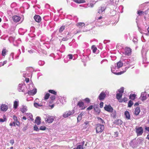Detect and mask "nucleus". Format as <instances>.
Listing matches in <instances>:
<instances>
[{"instance_id":"11","label":"nucleus","mask_w":149,"mask_h":149,"mask_svg":"<svg viewBox=\"0 0 149 149\" xmlns=\"http://www.w3.org/2000/svg\"><path fill=\"white\" fill-rule=\"evenodd\" d=\"M77 105H78L79 107L81 108V110H83L84 109L86 108L84 106V103L83 102L81 101L79 102L78 104Z\"/></svg>"},{"instance_id":"20","label":"nucleus","mask_w":149,"mask_h":149,"mask_svg":"<svg viewBox=\"0 0 149 149\" xmlns=\"http://www.w3.org/2000/svg\"><path fill=\"white\" fill-rule=\"evenodd\" d=\"M13 119L15 122L16 125L17 126H19L20 125V123L19 121H18L17 118L15 116H13Z\"/></svg>"},{"instance_id":"42","label":"nucleus","mask_w":149,"mask_h":149,"mask_svg":"<svg viewBox=\"0 0 149 149\" xmlns=\"http://www.w3.org/2000/svg\"><path fill=\"white\" fill-rule=\"evenodd\" d=\"M125 72V71H121V72H118V73L115 72V73H114V74H116V75H120V74H123V73H124Z\"/></svg>"},{"instance_id":"60","label":"nucleus","mask_w":149,"mask_h":149,"mask_svg":"<svg viewBox=\"0 0 149 149\" xmlns=\"http://www.w3.org/2000/svg\"><path fill=\"white\" fill-rule=\"evenodd\" d=\"M22 119L24 120H26V118L25 116H23L22 117Z\"/></svg>"},{"instance_id":"13","label":"nucleus","mask_w":149,"mask_h":149,"mask_svg":"<svg viewBox=\"0 0 149 149\" xmlns=\"http://www.w3.org/2000/svg\"><path fill=\"white\" fill-rule=\"evenodd\" d=\"M34 18L37 22H39L41 20V17L39 15H36L34 17Z\"/></svg>"},{"instance_id":"41","label":"nucleus","mask_w":149,"mask_h":149,"mask_svg":"<svg viewBox=\"0 0 149 149\" xmlns=\"http://www.w3.org/2000/svg\"><path fill=\"white\" fill-rule=\"evenodd\" d=\"M93 108V105H91L89 106L87 108V110L89 111L92 109Z\"/></svg>"},{"instance_id":"29","label":"nucleus","mask_w":149,"mask_h":149,"mask_svg":"<svg viewBox=\"0 0 149 149\" xmlns=\"http://www.w3.org/2000/svg\"><path fill=\"white\" fill-rule=\"evenodd\" d=\"M48 92L54 94V95H56L57 94L56 92L52 90H49L48 91Z\"/></svg>"},{"instance_id":"61","label":"nucleus","mask_w":149,"mask_h":149,"mask_svg":"<svg viewBox=\"0 0 149 149\" xmlns=\"http://www.w3.org/2000/svg\"><path fill=\"white\" fill-rule=\"evenodd\" d=\"M85 143V141H83V142H82L81 143V144H82V145L81 146H83L84 144Z\"/></svg>"},{"instance_id":"64","label":"nucleus","mask_w":149,"mask_h":149,"mask_svg":"<svg viewBox=\"0 0 149 149\" xmlns=\"http://www.w3.org/2000/svg\"><path fill=\"white\" fill-rule=\"evenodd\" d=\"M146 138L149 140V134L148 135Z\"/></svg>"},{"instance_id":"26","label":"nucleus","mask_w":149,"mask_h":149,"mask_svg":"<svg viewBox=\"0 0 149 149\" xmlns=\"http://www.w3.org/2000/svg\"><path fill=\"white\" fill-rule=\"evenodd\" d=\"M123 65V63L120 61H119L117 63V66L118 68L122 67Z\"/></svg>"},{"instance_id":"16","label":"nucleus","mask_w":149,"mask_h":149,"mask_svg":"<svg viewBox=\"0 0 149 149\" xmlns=\"http://www.w3.org/2000/svg\"><path fill=\"white\" fill-rule=\"evenodd\" d=\"M35 123L38 125H40L41 123V119L38 116L37 117L35 120Z\"/></svg>"},{"instance_id":"54","label":"nucleus","mask_w":149,"mask_h":149,"mask_svg":"<svg viewBox=\"0 0 149 149\" xmlns=\"http://www.w3.org/2000/svg\"><path fill=\"white\" fill-rule=\"evenodd\" d=\"M54 104H53L52 105H49V107H51V109H52L54 108Z\"/></svg>"},{"instance_id":"51","label":"nucleus","mask_w":149,"mask_h":149,"mask_svg":"<svg viewBox=\"0 0 149 149\" xmlns=\"http://www.w3.org/2000/svg\"><path fill=\"white\" fill-rule=\"evenodd\" d=\"M25 81L26 83H27L29 82V78H26L25 79Z\"/></svg>"},{"instance_id":"7","label":"nucleus","mask_w":149,"mask_h":149,"mask_svg":"<svg viewBox=\"0 0 149 149\" xmlns=\"http://www.w3.org/2000/svg\"><path fill=\"white\" fill-rule=\"evenodd\" d=\"M27 107L25 105H23L20 109V111L23 113H24L27 111Z\"/></svg>"},{"instance_id":"59","label":"nucleus","mask_w":149,"mask_h":149,"mask_svg":"<svg viewBox=\"0 0 149 149\" xmlns=\"http://www.w3.org/2000/svg\"><path fill=\"white\" fill-rule=\"evenodd\" d=\"M0 121L1 122H3L5 121L2 118H1L0 119Z\"/></svg>"},{"instance_id":"24","label":"nucleus","mask_w":149,"mask_h":149,"mask_svg":"<svg viewBox=\"0 0 149 149\" xmlns=\"http://www.w3.org/2000/svg\"><path fill=\"white\" fill-rule=\"evenodd\" d=\"M73 1L74 2L78 3H84L85 2L84 0H73Z\"/></svg>"},{"instance_id":"8","label":"nucleus","mask_w":149,"mask_h":149,"mask_svg":"<svg viewBox=\"0 0 149 149\" xmlns=\"http://www.w3.org/2000/svg\"><path fill=\"white\" fill-rule=\"evenodd\" d=\"M106 96V95L105 93L103 92H101L100 94L98 97L99 100H104L105 97Z\"/></svg>"},{"instance_id":"5","label":"nucleus","mask_w":149,"mask_h":149,"mask_svg":"<svg viewBox=\"0 0 149 149\" xmlns=\"http://www.w3.org/2000/svg\"><path fill=\"white\" fill-rule=\"evenodd\" d=\"M125 54L127 56H130L131 55L132 50L129 47H127L125 49Z\"/></svg>"},{"instance_id":"15","label":"nucleus","mask_w":149,"mask_h":149,"mask_svg":"<svg viewBox=\"0 0 149 149\" xmlns=\"http://www.w3.org/2000/svg\"><path fill=\"white\" fill-rule=\"evenodd\" d=\"M140 111V108L139 107H137L134 111V114L136 116L138 115Z\"/></svg>"},{"instance_id":"34","label":"nucleus","mask_w":149,"mask_h":149,"mask_svg":"<svg viewBox=\"0 0 149 149\" xmlns=\"http://www.w3.org/2000/svg\"><path fill=\"white\" fill-rule=\"evenodd\" d=\"M50 96V95L49 93H46L45 96L44 100H46L48 99L49 98Z\"/></svg>"},{"instance_id":"48","label":"nucleus","mask_w":149,"mask_h":149,"mask_svg":"<svg viewBox=\"0 0 149 149\" xmlns=\"http://www.w3.org/2000/svg\"><path fill=\"white\" fill-rule=\"evenodd\" d=\"M124 102H126L128 100V99L126 97H124L123 99L122 100Z\"/></svg>"},{"instance_id":"6","label":"nucleus","mask_w":149,"mask_h":149,"mask_svg":"<svg viewBox=\"0 0 149 149\" xmlns=\"http://www.w3.org/2000/svg\"><path fill=\"white\" fill-rule=\"evenodd\" d=\"M104 110L108 112H112L113 109L110 105H105L104 107Z\"/></svg>"},{"instance_id":"35","label":"nucleus","mask_w":149,"mask_h":149,"mask_svg":"<svg viewBox=\"0 0 149 149\" xmlns=\"http://www.w3.org/2000/svg\"><path fill=\"white\" fill-rule=\"evenodd\" d=\"M133 104V102L131 100H130L128 103V107H131Z\"/></svg>"},{"instance_id":"10","label":"nucleus","mask_w":149,"mask_h":149,"mask_svg":"<svg viewBox=\"0 0 149 149\" xmlns=\"http://www.w3.org/2000/svg\"><path fill=\"white\" fill-rule=\"evenodd\" d=\"M13 20L15 22H18L20 19V17L17 15H14L12 17Z\"/></svg>"},{"instance_id":"4","label":"nucleus","mask_w":149,"mask_h":149,"mask_svg":"<svg viewBox=\"0 0 149 149\" xmlns=\"http://www.w3.org/2000/svg\"><path fill=\"white\" fill-rule=\"evenodd\" d=\"M73 110L71 111H66L63 114V117L64 118H66L68 116L72 115L74 113Z\"/></svg>"},{"instance_id":"50","label":"nucleus","mask_w":149,"mask_h":149,"mask_svg":"<svg viewBox=\"0 0 149 149\" xmlns=\"http://www.w3.org/2000/svg\"><path fill=\"white\" fill-rule=\"evenodd\" d=\"M104 103L102 102H101L100 103V108H102L103 106Z\"/></svg>"},{"instance_id":"33","label":"nucleus","mask_w":149,"mask_h":149,"mask_svg":"<svg viewBox=\"0 0 149 149\" xmlns=\"http://www.w3.org/2000/svg\"><path fill=\"white\" fill-rule=\"evenodd\" d=\"M65 26H61L59 29V32L60 33H61L65 29Z\"/></svg>"},{"instance_id":"3","label":"nucleus","mask_w":149,"mask_h":149,"mask_svg":"<svg viewBox=\"0 0 149 149\" xmlns=\"http://www.w3.org/2000/svg\"><path fill=\"white\" fill-rule=\"evenodd\" d=\"M54 118L52 116H47L45 118V121L49 123H51L53 122L54 120Z\"/></svg>"},{"instance_id":"14","label":"nucleus","mask_w":149,"mask_h":149,"mask_svg":"<svg viewBox=\"0 0 149 149\" xmlns=\"http://www.w3.org/2000/svg\"><path fill=\"white\" fill-rule=\"evenodd\" d=\"M1 109L2 111H6L8 109V107L6 104H3L1 106Z\"/></svg>"},{"instance_id":"17","label":"nucleus","mask_w":149,"mask_h":149,"mask_svg":"<svg viewBox=\"0 0 149 149\" xmlns=\"http://www.w3.org/2000/svg\"><path fill=\"white\" fill-rule=\"evenodd\" d=\"M8 52V50L6 48H3L2 52V55L4 56H5L7 54V53Z\"/></svg>"},{"instance_id":"39","label":"nucleus","mask_w":149,"mask_h":149,"mask_svg":"<svg viewBox=\"0 0 149 149\" xmlns=\"http://www.w3.org/2000/svg\"><path fill=\"white\" fill-rule=\"evenodd\" d=\"M56 99V97L55 96V95H51L50 97V99L51 100H53V101H54Z\"/></svg>"},{"instance_id":"55","label":"nucleus","mask_w":149,"mask_h":149,"mask_svg":"<svg viewBox=\"0 0 149 149\" xmlns=\"http://www.w3.org/2000/svg\"><path fill=\"white\" fill-rule=\"evenodd\" d=\"M147 30H148V33H146V35L147 36H148V34H149V26L148 27V29H147Z\"/></svg>"},{"instance_id":"62","label":"nucleus","mask_w":149,"mask_h":149,"mask_svg":"<svg viewBox=\"0 0 149 149\" xmlns=\"http://www.w3.org/2000/svg\"><path fill=\"white\" fill-rule=\"evenodd\" d=\"M139 105V104L138 102L134 104V105H135V106H138Z\"/></svg>"},{"instance_id":"30","label":"nucleus","mask_w":149,"mask_h":149,"mask_svg":"<svg viewBox=\"0 0 149 149\" xmlns=\"http://www.w3.org/2000/svg\"><path fill=\"white\" fill-rule=\"evenodd\" d=\"M91 48L93 49V52L94 53H95L97 50V47L94 45L92 46Z\"/></svg>"},{"instance_id":"40","label":"nucleus","mask_w":149,"mask_h":149,"mask_svg":"<svg viewBox=\"0 0 149 149\" xmlns=\"http://www.w3.org/2000/svg\"><path fill=\"white\" fill-rule=\"evenodd\" d=\"M46 129V127L44 126H41L40 128V130H45Z\"/></svg>"},{"instance_id":"49","label":"nucleus","mask_w":149,"mask_h":149,"mask_svg":"<svg viewBox=\"0 0 149 149\" xmlns=\"http://www.w3.org/2000/svg\"><path fill=\"white\" fill-rule=\"evenodd\" d=\"M143 13V11H138V14L139 15H141V14Z\"/></svg>"},{"instance_id":"47","label":"nucleus","mask_w":149,"mask_h":149,"mask_svg":"<svg viewBox=\"0 0 149 149\" xmlns=\"http://www.w3.org/2000/svg\"><path fill=\"white\" fill-rule=\"evenodd\" d=\"M16 123L15 122H14L13 123H10V126H12L13 125L14 126H15Z\"/></svg>"},{"instance_id":"19","label":"nucleus","mask_w":149,"mask_h":149,"mask_svg":"<svg viewBox=\"0 0 149 149\" xmlns=\"http://www.w3.org/2000/svg\"><path fill=\"white\" fill-rule=\"evenodd\" d=\"M114 123L116 125H120L122 124L123 122L120 119H117L114 121Z\"/></svg>"},{"instance_id":"22","label":"nucleus","mask_w":149,"mask_h":149,"mask_svg":"<svg viewBox=\"0 0 149 149\" xmlns=\"http://www.w3.org/2000/svg\"><path fill=\"white\" fill-rule=\"evenodd\" d=\"M19 105V102L18 101H15L14 102L13 104V108L15 109H16Z\"/></svg>"},{"instance_id":"36","label":"nucleus","mask_w":149,"mask_h":149,"mask_svg":"<svg viewBox=\"0 0 149 149\" xmlns=\"http://www.w3.org/2000/svg\"><path fill=\"white\" fill-rule=\"evenodd\" d=\"M34 105L36 108L38 107H41L42 106V105L39 104L38 103L36 102L34 103Z\"/></svg>"},{"instance_id":"58","label":"nucleus","mask_w":149,"mask_h":149,"mask_svg":"<svg viewBox=\"0 0 149 149\" xmlns=\"http://www.w3.org/2000/svg\"><path fill=\"white\" fill-rule=\"evenodd\" d=\"M7 63V61H3V65L4 64H6Z\"/></svg>"},{"instance_id":"52","label":"nucleus","mask_w":149,"mask_h":149,"mask_svg":"<svg viewBox=\"0 0 149 149\" xmlns=\"http://www.w3.org/2000/svg\"><path fill=\"white\" fill-rule=\"evenodd\" d=\"M68 56L69 57V58L70 59L72 58V55L71 54H69L68 55Z\"/></svg>"},{"instance_id":"37","label":"nucleus","mask_w":149,"mask_h":149,"mask_svg":"<svg viewBox=\"0 0 149 149\" xmlns=\"http://www.w3.org/2000/svg\"><path fill=\"white\" fill-rule=\"evenodd\" d=\"M73 149H84V148L82 146L79 145L76 148H74Z\"/></svg>"},{"instance_id":"23","label":"nucleus","mask_w":149,"mask_h":149,"mask_svg":"<svg viewBox=\"0 0 149 149\" xmlns=\"http://www.w3.org/2000/svg\"><path fill=\"white\" fill-rule=\"evenodd\" d=\"M94 109L95 111L97 113H99L100 112V109L97 106H95L94 107Z\"/></svg>"},{"instance_id":"57","label":"nucleus","mask_w":149,"mask_h":149,"mask_svg":"<svg viewBox=\"0 0 149 149\" xmlns=\"http://www.w3.org/2000/svg\"><path fill=\"white\" fill-rule=\"evenodd\" d=\"M146 130L148 131L149 132V127H146L145 128Z\"/></svg>"},{"instance_id":"45","label":"nucleus","mask_w":149,"mask_h":149,"mask_svg":"<svg viewBox=\"0 0 149 149\" xmlns=\"http://www.w3.org/2000/svg\"><path fill=\"white\" fill-rule=\"evenodd\" d=\"M84 100L88 103H89L90 102V99L88 98H86L84 99Z\"/></svg>"},{"instance_id":"63","label":"nucleus","mask_w":149,"mask_h":149,"mask_svg":"<svg viewBox=\"0 0 149 149\" xmlns=\"http://www.w3.org/2000/svg\"><path fill=\"white\" fill-rule=\"evenodd\" d=\"M89 122H85V124L86 125H87L88 124H89Z\"/></svg>"},{"instance_id":"1","label":"nucleus","mask_w":149,"mask_h":149,"mask_svg":"<svg viewBox=\"0 0 149 149\" xmlns=\"http://www.w3.org/2000/svg\"><path fill=\"white\" fill-rule=\"evenodd\" d=\"M104 129V125L100 124H97L96 126V132L97 133L102 132Z\"/></svg>"},{"instance_id":"2","label":"nucleus","mask_w":149,"mask_h":149,"mask_svg":"<svg viewBox=\"0 0 149 149\" xmlns=\"http://www.w3.org/2000/svg\"><path fill=\"white\" fill-rule=\"evenodd\" d=\"M136 132L137 133V136H140L141 135L143 132V130L142 127H136Z\"/></svg>"},{"instance_id":"25","label":"nucleus","mask_w":149,"mask_h":149,"mask_svg":"<svg viewBox=\"0 0 149 149\" xmlns=\"http://www.w3.org/2000/svg\"><path fill=\"white\" fill-rule=\"evenodd\" d=\"M136 97V95L135 94H131L130 96V99L132 100H134L135 99Z\"/></svg>"},{"instance_id":"18","label":"nucleus","mask_w":149,"mask_h":149,"mask_svg":"<svg viewBox=\"0 0 149 149\" xmlns=\"http://www.w3.org/2000/svg\"><path fill=\"white\" fill-rule=\"evenodd\" d=\"M125 118L128 120L130 119V115L129 112L128 111H125Z\"/></svg>"},{"instance_id":"9","label":"nucleus","mask_w":149,"mask_h":149,"mask_svg":"<svg viewBox=\"0 0 149 149\" xmlns=\"http://www.w3.org/2000/svg\"><path fill=\"white\" fill-rule=\"evenodd\" d=\"M122 94L119 93H117L116 94V98L118 100V101L119 102H123L122 100L121 99V98L122 97Z\"/></svg>"},{"instance_id":"46","label":"nucleus","mask_w":149,"mask_h":149,"mask_svg":"<svg viewBox=\"0 0 149 149\" xmlns=\"http://www.w3.org/2000/svg\"><path fill=\"white\" fill-rule=\"evenodd\" d=\"M146 96L143 95L141 97V100L143 101L146 100Z\"/></svg>"},{"instance_id":"56","label":"nucleus","mask_w":149,"mask_h":149,"mask_svg":"<svg viewBox=\"0 0 149 149\" xmlns=\"http://www.w3.org/2000/svg\"><path fill=\"white\" fill-rule=\"evenodd\" d=\"M54 101H53L50 99V100L49 101V103L50 104H52L54 102Z\"/></svg>"},{"instance_id":"32","label":"nucleus","mask_w":149,"mask_h":149,"mask_svg":"<svg viewBox=\"0 0 149 149\" xmlns=\"http://www.w3.org/2000/svg\"><path fill=\"white\" fill-rule=\"evenodd\" d=\"M97 119L99 121V122L103 124H105V122H104V120H102L101 118L98 117H97Z\"/></svg>"},{"instance_id":"28","label":"nucleus","mask_w":149,"mask_h":149,"mask_svg":"<svg viewBox=\"0 0 149 149\" xmlns=\"http://www.w3.org/2000/svg\"><path fill=\"white\" fill-rule=\"evenodd\" d=\"M119 93H121L123 94L124 91V88L123 87H121L118 90Z\"/></svg>"},{"instance_id":"31","label":"nucleus","mask_w":149,"mask_h":149,"mask_svg":"<svg viewBox=\"0 0 149 149\" xmlns=\"http://www.w3.org/2000/svg\"><path fill=\"white\" fill-rule=\"evenodd\" d=\"M26 114L30 119H31L33 118V115L31 113H27Z\"/></svg>"},{"instance_id":"27","label":"nucleus","mask_w":149,"mask_h":149,"mask_svg":"<svg viewBox=\"0 0 149 149\" xmlns=\"http://www.w3.org/2000/svg\"><path fill=\"white\" fill-rule=\"evenodd\" d=\"M84 114V113L81 112L80 114L78 116L77 118V120L78 121L80 120H81L82 118V116Z\"/></svg>"},{"instance_id":"21","label":"nucleus","mask_w":149,"mask_h":149,"mask_svg":"<svg viewBox=\"0 0 149 149\" xmlns=\"http://www.w3.org/2000/svg\"><path fill=\"white\" fill-rule=\"evenodd\" d=\"M85 24L83 22H79L77 23V24L76 26L79 28L80 27H82L83 26H85Z\"/></svg>"},{"instance_id":"43","label":"nucleus","mask_w":149,"mask_h":149,"mask_svg":"<svg viewBox=\"0 0 149 149\" xmlns=\"http://www.w3.org/2000/svg\"><path fill=\"white\" fill-rule=\"evenodd\" d=\"M125 72V71H121V72H118V73L115 72V73H114V74H116V75H120V74H123V73H124Z\"/></svg>"},{"instance_id":"53","label":"nucleus","mask_w":149,"mask_h":149,"mask_svg":"<svg viewBox=\"0 0 149 149\" xmlns=\"http://www.w3.org/2000/svg\"><path fill=\"white\" fill-rule=\"evenodd\" d=\"M10 143L12 145H13L14 143V140L13 139L11 140L10 141Z\"/></svg>"},{"instance_id":"38","label":"nucleus","mask_w":149,"mask_h":149,"mask_svg":"<svg viewBox=\"0 0 149 149\" xmlns=\"http://www.w3.org/2000/svg\"><path fill=\"white\" fill-rule=\"evenodd\" d=\"M18 90L19 92H22L23 91V89H22V86H19L18 87Z\"/></svg>"},{"instance_id":"12","label":"nucleus","mask_w":149,"mask_h":149,"mask_svg":"<svg viewBox=\"0 0 149 149\" xmlns=\"http://www.w3.org/2000/svg\"><path fill=\"white\" fill-rule=\"evenodd\" d=\"M36 92L37 90L35 89L29 91L28 92V94L30 95H33L36 93Z\"/></svg>"},{"instance_id":"44","label":"nucleus","mask_w":149,"mask_h":149,"mask_svg":"<svg viewBox=\"0 0 149 149\" xmlns=\"http://www.w3.org/2000/svg\"><path fill=\"white\" fill-rule=\"evenodd\" d=\"M34 130H36V131H38L39 130V129L38 128V127L36 125H35L33 127Z\"/></svg>"}]
</instances>
